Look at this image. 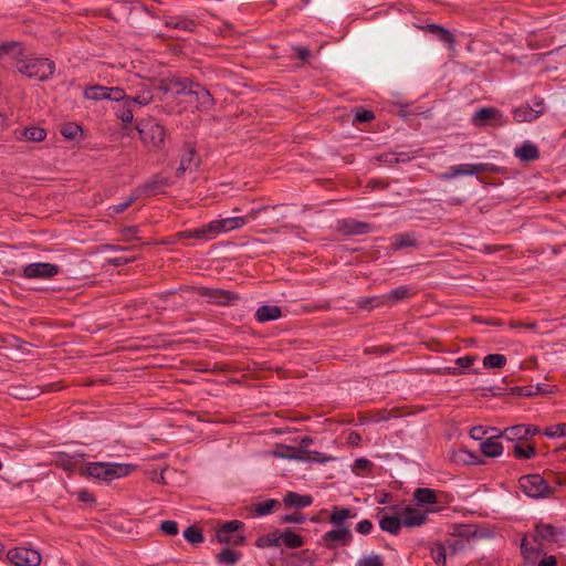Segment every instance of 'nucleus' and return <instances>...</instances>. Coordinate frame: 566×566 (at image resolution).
I'll return each mask as SVG.
<instances>
[{
  "mask_svg": "<svg viewBox=\"0 0 566 566\" xmlns=\"http://www.w3.org/2000/svg\"><path fill=\"white\" fill-rule=\"evenodd\" d=\"M417 240L413 233H399L391 238V248L401 250L403 248L416 247Z\"/></svg>",
  "mask_w": 566,
  "mask_h": 566,
  "instance_id": "obj_33",
  "label": "nucleus"
},
{
  "mask_svg": "<svg viewBox=\"0 0 566 566\" xmlns=\"http://www.w3.org/2000/svg\"><path fill=\"white\" fill-rule=\"evenodd\" d=\"M63 137L74 140L82 132V127L76 123H65L60 129Z\"/></svg>",
  "mask_w": 566,
  "mask_h": 566,
  "instance_id": "obj_44",
  "label": "nucleus"
},
{
  "mask_svg": "<svg viewBox=\"0 0 566 566\" xmlns=\"http://www.w3.org/2000/svg\"><path fill=\"white\" fill-rule=\"evenodd\" d=\"M476 360L475 355H465L455 359V364L461 368H470Z\"/></svg>",
  "mask_w": 566,
  "mask_h": 566,
  "instance_id": "obj_56",
  "label": "nucleus"
},
{
  "mask_svg": "<svg viewBox=\"0 0 566 566\" xmlns=\"http://www.w3.org/2000/svg\"><path fill=\"white\" fill-rule=\"evenodd\" d=\"M280 545V531L261 535L255 541V546L259 548L279 547Z\"/></svg>",
  "mask_w": 566,
  "mask_h": 566,
  "instance_id": "obj_35",
  "label": "nucleus"
},
{
  "mask_svg": "<svg viewBox=\"0 0 566 566\" xmlns=\"http://www.w3.org/2000/svg\"><path fill=\"white\" fill-rule=\"evenodd\" d=\"M241 556L242 554L238 551L223 548L219 554H217L216 558L219 564L234 565L240 560Z\"/></svg>",
  "mask_w": 566,
  "mask_h": 566,
  "instance_id": "obj_36",
  "label": "nucleus"
},
{
  "mask_svg": "<svg viewBox=\"0 0 566 566\" xmlns=\"http://www.w3.org/2000/svg\"><path fill=\"white\" fill-rule=\"evenodd\" d=\"M137 199V196L132 193L127 199H125L123 202L113 205L108 208L109 216H115L124 212L126 209H128Z\"/></svg>",
  "mask_w": 566,
  "mask_h": 566,
  "instance_id": "obj_49",
  "label": "nucleus"
},
{
  "mask_svg": "<svg viewBox=\"0 0 566 566\" xmlns=\"http://www.w3.org/2000/svg\"><path fill=\"white\" fill-rule=\"evenodd\" d=\"M544 434L552 439L566 437V423L551 424L545 428Z\"/></svg>",
  "mask_w": 566,
  "mask_h": 566,
  "instance_id": "obj_48",
  "label": "nucleus"
},
{
  "mask_svg": "<svg viewBox=\"0 0 566 566\" xmlns=\"http://www.w3.org/2000/svg\"><path fill=\"white\" fill-rule=\"evenodd\" d=\"M160 530L169 536H175L178 534V524L171 520L163 521L160 523Z\"/></svg>",
  "mask_w": 566,
  "mask_h": 566,
  "instance_id": "obj_53",
  "label": "nucleus"
},
{
  "mask_svg": "<svg viewBox=\"0 0 566 566\" xmlns=\"http://www.w3.org/2000/svg\"><path fill=\"white\" fill-rule=\"evenodd\" d=\"M153 99L154 96L150 88L147 85L142 84L140 88L136 92V94L129 95L127 101L128 103H133L138 106H146L150 104Z\"/></svg>",
  "mask_w": 566,
  "mask_h": 566,
  "instance_id": "obj_31",
  "label": "nucleus"
},
{
  "mask_svg": "<svg viewBox=\"0 0 566 566\" xmlns=\"http://www.w3.org/2000/svg\"><path fill=\"white\" fill-rule=\"evenodd\" d=\"M452 459L455 462L473 463L475 460V455L469 450L459 449L453 452Z\"/></svg>",
  "mask_w": 566,
  "mask_h": 566,
  "instance_id": "obj_52",
  "label": "nucleus"
},
{
  "mask_svg": "<svg viewBox=\"0 0 566 566\" xmlns=\"http://www.w3.org/2000/svg\"><path fill=\"white\" fill-rule=\"evenodd\" d=\"M106 92H107V99L108 101H113V102H125L126 99H128V94H126L125 90L119 87V86H113V87H108L106 86Z\"/></svg>",
  "mask_w": 566,
  "mask_h": 566,
  "instance_id": "obj_47",
  "label": "nucleus"
},
{
  "mask_svg": "<svg viewBox=\"0 0 566 566\" xmlns=\"http://www.w3.org/2000/svg\"><path fill=\"white\" fill-rule=\"evenodd\" d=\"M438 491L429 488L416 489L412 497L418 505L436 504L438 502Z\"/></svg>",
  "mask_w": 566,
  "mask_h": 566,
  "instance_id": "obj_26",
  "label": "nucleus"
},
{
  "mask_svg": "<svg viewBox=\"0 0 566 566\" xmlns=\"http://www.w3.org/2000/svg\"><path fill=\"white\" fill-rule=\"evenodd\" d=\"M132 107H133V103H128L127 99L125 102L120 103L115 108L116 117L119 118L125 124L132 123L134 119V113H133Z\"/></svg>",
  "mask_w": 566,
  "mask_h": 566,
  "instance_id": "obj_37",
  "label": "nucleus"
},
{
  "mask_svg": "<svg viewBox=\"0 0 566 566\" xmlns=\"http://www.w3.org/2000/svg\"><path fill=\"white\" fill-rule=\"evenodd\" d=\"M432 559L438 566H446L447 563V551L442 544H438L431 551Z\"/></svg>",
  "mask_w": 566,
  "mask_h": 566,
  "instance_id": "obj_51",
  "label": "nucleus"
},
{
  "mask_svg": "<svg viewBox=\"0 0 566 566\" xmlns=\"http://www.w3.org/2000/svg\"><path fill=\"white\" fill-rule=\"evenodd\" d=\"M371 530H373V523L369 520H363V521L358 522L356 525V531L363 535L369 534L371 532Z\"/></svg>",
  "mask_w": 566,
  "mask_h": 566,
  "instance_id": "obj_57",
  "label": "nucleus"
},
{
  "mask_svg": "<svg viewBox=\"0 0 566 566\" xmlns=\"http://www.w3.org/2000/svg\"><path fill=\"white\" fill-rule=\"evenodd\" d=\"M518 485L525 495L533 499L545 497L553 492L546 480L537 473L521 476Z\"/></svg>",
  "mask_w": 566,
  "mask_h": 566,
  "instance_id": "obj_5",
  "label": "nucleus"
},
{
  "mask_svg": "<svg viewBox=\"0 0 566 566\" xmlns=\"http://www.w3.org/2000/svg\"><path fill=\"white\" fill-rule=\"evenodd\" d=\"M506 365V357L502 354H489L483 358V366L486 369L503 368Z\"/></svg>",
  "mask_w": 566,
  "mask_h": 566,
  "instance_id": "obj_42",
  "label": "nucleus"
},
{
  "mask_svg": "<svg viewBox=\"0 0 566 566\" xmlns=\"http://www.w3.org/2000/svg\"><path fill=\"white\" fill-rule=\"evenodd\" d=\"M295 53H296L297 57L301 59L302 61H306L311 55L310 50L304 46L296 48Z\"/></svg>",
  "mask_w": 566,
  "mask_h": 566,
  "instance_id": "obj_64",
  "label": "nucleus"
},
{
  "mask_svg": "<svg viewBox=\"0 0 566 566\" xmlns=\"http://www.w3.org/2000/svg\"><path fill=\"white\" fill-rule=\"evenodd\" d=\"M379 526L384 532L397 535L402 527L401 517L382 513L379 515Z\"/></svg>",
  "mask_w": 566,
  "mask_h": 566,
  "instance_id": "obj_21",
  "label": "nucleus"
},
{
  "mask_svg": "<svg viewBox=\"0 0 566 566\" xmlns=\"http://www.w3.org/2000/svg\"><path fill=\"white\" fill-rule=\"evenodd\" d=\"M542 543H528L526 539L522 541L521 551L526 559H535L541 553Z\"/></svg>",
  "mask_w": 566,
  "mask_h": 566,
  "instance_id": "obj_41",
  "label": "nucleus"
},
{
  "mask_svg": "<svg viewBox=\"0 0 566 566\" xmlns=\"http://www.w3.org/2000/svg\"><path fill=\"white\" fill-rule=\"evenodd\" d=\"M283 501L287 506L303 509L310 506L313 503V497L311 495H301L295 492H289L284 496Z\"/></svg>",
  "mask_w": 566,
  "mask_h": 566,
  "instance_id": "obj_30",
  "label": "nucleus"
},
{
  "mask_svg": "<svg viewBox=\"0 0 566 566\" xmlns=\"http://www.w3.org/2000/svg\"><path fill=\"white\" fill-rule=\"evenodd\" d=\"M304 543V538L292 528H285L280 532V544H283L287 548H300Z\"/></svg>",
  "mask_w": 566,
  "mask_h": 566,
  "instance_id": "obj_27",
  "label": "nucleus"
},
{
  "mask_svg": "<svg viewBox=\"0 0 566 566\" xmlns=\"http://www.w3.org/2000/svg\"><path fill=\"white\" fill-rule=\"evenodd\" d=\"M140 139L151 150L164 148L166 128L154 119L142 120L136 125Z\"/></svg>",
  "mask_w": 566,
  "mask_h": 566,
  "instance_id": "obj_4",
  "label": "nucleus"
},
{
  "mask_svg": "<svg viewBox=\"0 0 566 566\" xmlns=\"http://www.w3.org/2000/svg\"><path fill=\"white\" fill-rule=\"evenodd\" d=\"M374 113L369 109H358L355 113V122L367 123L374 119Z\"/></svg>",
  "mask_w": 566,
  "mask_h": 566,
  "instance_id": "obj_54",
  "label": "nucleus"
},
{
  "mask_svg": "<svg viewBox=\"0 0 566 566\" xmlns=\"http://www.w3.org/2000/svg\"><path fill=\"white\" fill-rule=\"evenodd\" d=\"M337 229L339 232L346 235H359L371 232L373 226L370 223L349 218L338 221Z\"/></svg>",
  "mask_w": 566,
  "mask_h": 566,
  "instance_id": "obj_15",
  "label": "nucleus"
},
{
  "mask_svg": "<svg viewBox=\"0 0 566 566\" xmlns=\"http://www.w3.org/2000/svg\"><path fill=\"white\" fill-rule=\"evenodd\" d=\"M244 526V523L238 520H232L223 523L216 532V536L219 543L231 544L234 546H240L244 543L245 537L242 534H239L240 531Z\"/></svg>",
  "mask_w": 566,
  "mask_h": 566,
  "instance_id": "obj_8",
  "label": "nucleus"
},
{
  "mask_svg": "<svg viewBox=\"0 0 566 566\" xmlns=\"http://www.w3.org/2000/svg\"><path fill=\"white\" fill-rule=\"evenodd\" d=\"M356 566H384V560L380 555L369 554L359 558Z\"/></svg>",
  "mask_w": 566,
  "mask_h": 566,
  "instance_id": "obj_50",
  "label": "nucleus"
},
{
  "mask_svg": "<svg viewBox=\"0 0 566 566\" xmlns=\"http://www.w3.org/2000/svg\"><path fill=\"white\" fill-rule=\"evenodd\" d=\"M7 558L12 566H39L42 559L36 549L23 546L9 549Z\"/></svg>",
  "mask_w": 566,
  "mask_h": 566,
  "instance_id": "obj_9",
  "label": "nucleus"
},
{
  "mask_svg": "<svg viewBox=\"0 0 566 566\" xmlns=\"http://www.w3.org/2000/svg\"><path fill=\"white\" fill-rule=\"evenodd\" d=\"M538 433V428L531 424H515L509 428H505L500 432V436L505 438L509 441L521 442L523 440L528 439L530 437Z\"/></svg>",
  "mask_w": 566,
  "mask_h": 566,
  "instance_id": "obj_13",
  "label": "nucleus"
},
{
  "mask_svg": "<svg viewBox=\"0 0 566 566\" xmlns=\"http://www.w3.org/2000/svg\"><path fill=\"white\" fill-rule=\"evenodd\" d=\"M427 28L431 33L437 35L439 40L442 41L443 43L449 45H452L454 43L453 34L443 27L438 24H428Z\"/></svg>",
  "mask_w": 566,
  "mask_h": 566,
  "instance_id": "obj_40",
  "label": "nucleus"
},
{
  "mask_svg": "<svg viewBox=\"0 0 566 566\" xmlns=\"http://www.w3.org/2000/svg\"><path fill=\"white\" fill-rule=\"evenodd\" d=\"M415 293L412 286L400 285L391 290L388 294L381 295V298H370V301H377V305L391 306L400 301L410 298Z\"/></svg>",
  "mask_w": 566,
  "mask_h": 566,
  "instance_id": "obj_14",
  "label": "nucleus"
},
{
  "mask_svg": "<svg viewBox=\"0 0 566 566\" xmlns=\"http://www.w3.org/2000/svg\"><path fill=\"white\" fill-rule=\"evenodd\" d=\"M164 24L167 28L179 29L184 31H193L196 29V22L182 15L166 17L164 20Z\"/></svg>",
  "mask_w": 566,
  "mask_h": 566,
  "instance_id": "obj_24",
  "label": "nucleus"
},
{
  "mask_svg": "<svg viewBox=\"0 0 566 566\" xmlns=\"http://www.w3.org/2000/svg\"><path fill=\"white\" fill-rule=\"evenodd\" d=\"M153 99L154 96L150 88L147 85L142 84L140 88L136 92V94L129 95L127 101L128 103H133L138 106H146L150 104Z\"/></svg>",
  "mask_w": 566,
  "mask_h": 566,
  "instance_id": "obj_32",
  "label": "nucleus"
},
{
  "mask_svg": "<svg viewBox=\"0 0 566 566\" xmlns=\"http://www.w3.org/2000/svg\"><path fill=\"white\" fill-rule=\"evenodd\" d=\"M509 123V117L502 111L495 107H482L472 116V124L476 127L504 126Z\"/></svg>",
  "mask_w": 566,
  "mask_h": 566,
  "instance_id": "obj_6",
  "label": "nucleus"
},
{
  "mask_svg": "<svg viewBox=\"0 0 566 566\" xmlns=\"http://www.w3.org/2000/svg\"><path fill=\"white\" fill-rule=\"evenodd\" d=\"M514 155L522 161H533L539 158V150L535 144L526 140L514 149Z\"/></svg>",
  "mask_w": 566,
  "mask_h": 566,
  "instance_id": "obj_23",
  "label": "nucleus"
},
{
  "mask_svg": "<svg viewBox=\"0 0 566 566\" xmlns=\"http://www.w3.org/2000/svg\"><path fill=\"white\" fill-rule=\"evenodd\" d=\"M77 497H78V500L81 502H84V503H93V502H95V496L93 495V493H91L87 490H81L77 493Z\"/></svg>",
  "mask_w": 566,
  "mask_h": 566,
  "instance_id": "obj_61",
  "label": "nucleus"
},
{
  "mask_svg": "<svg viewBox=\"0 0 566 566\" xmlns=\"http://www.w3.org/2000/svg\"><path fill=\"white\" fill-rule=\"evenodd\" d=\"M281 522L283 523H303L304 516L301 513H294V514H286L281 517Z\"/></svg>",
  "mask_w": 566,
  "mask_h": 566,
  "instance_id": "obj_59",
  "label": "nucleus"
},
{
  "mask_svg": "<svg viewBox=\"0 0 566 566\" xmlns=\"http://www.w3.org/2000/svg\"><path fill=\"white\" fill-rule=\"evenodd\" d=\"M135 258L134 256H116V258H112L108 260V263L109 264H113L114 266H120V265H124V264H127L132 261H134Z\"/></svg>",
  "mask_w": 566,
  "mask_h": 566,
  "instance_id": "obj_60",
  "label": "nucleus"
},
{
  "mask_svg": "<svg viewBox=\"0 0 566 566\" xmlns=\"http://www.w3.org/2000/svg\"><path fill=\"white\" fill-rule=\"evenodd\" d=\"M135 469L132 464L117 462H87L81 470L82 475L102 482H112L127 476Z\"/></svg>",
  "mask_w": 566,
  "mask_h": 566,
  "instance_id": "obj_3",
  "label": "nucleus"
},
{
  "mask_svg": "<svg viewBox=\"0 0 566 566\" xmlns=\"http://www.w3.org/2000/svg\"><path fill=\"white\" fill-rule=\"evenodd\" d=\"M282 311L276 305H262L255 312V318L261 322L275 321L280 318Z\"/></svg>",
  "mask_w": 566,
  "mask_h": 566,
  "instance_id": "obj_28",
  "label": "nucleus"
},
{
  "mask_svg": "<svg viewBox=\"0 0 566 566\" xmlns=\"http://www.w3.org/2000/svg\"><path fill=\"white\" fill-rule=\"evenodd\" d=\"M542 115V108H533L530 105H522L513 111L514 120L517 123L533 122Z\"/></svg>",
  "mask_w": 566,
  "mask_h": 566,
  "instance_id": "obj_22",
  "label": "nucleus"
},
{
  "mask_svg": "<svg viewBox=\"0 0 566 566\" xmlns=\"http://www.w3.org/2000/svg\"><path fill=\"white\" fill-rule=\"evenodd\" d=\"M556 528L551 524H539L535 527L534 542H554L556 539Z\"/></svg>",
  "mask_w": 566,
  "mask_h": 566,
  "instance_id": "obj_29",
  "label": "nucleus"
},
{
  "mask_svg": "<svg viewBox=\"0 0 566 566\" xmlns=\"http://www.w3.org/2000/svg\"><path fill=\"white\" fill-rule=\"evenodd\" d=\"M427 517H428V515L426 512L418 511L409 505L405 506L402 509V513H401L402 526H406V527L420 526L426 523Z\"/></svg>",
  "mask_w": 566,
  "mask_h": 566,
  "instance_id": "obj_18",
  "label": "nucleus"
},
{
  "mask_svg": "<svg viewBox=\"0 0 566 566\" xmlns=\"http://www.w3.org/2000/svg\"><path fill=\"white\" fill-rule=\"evenodd\" d=\"M355 517L356 513L353 509L334 505L328 515V522L335 527H348L347 521Z\"/></svg>",
  "mask_w": 566,
  "mask_h": 566,
  "instance_id": "obj_16",
  "label": "nucleus"
},
{
  "mask_svg": "<svg viewBox=\"0 0 566 566\" xmlns=\"http://www.w3.org/2000/svg\"><path fill=\"white\" fill-rule=\"evenodd\" d=\"M280 505L279 501L269 499L254 505V513L256 516H264L271 514L275 507Z\"/></svg>",
  "mask_w": 566,
  "mask_h": 566,
  "instance_id": "obj_43",
  "label": "nucleus"
},
{
  "mask_svg": "<svg viewBox=\"0 0 566 566\" xmlns=\"http://www.w3.org/2000/svg\"><path fill=\"white\" fill-rule=\"evenodd\" d=\"M371 462L365 458H359L355 461L354 468L357 470H369Z\"/></svg>",
  "mask_w": 566,
  "mask_h": 566,
  "instance_id": "obj_63",
  "label": "nucleus"
},
{
  "mask_svg": "<svg viewBox=\"0 0 566 566\" xmlns=\"http://www.w3.org/2000/svg\"><path fill=\"white\" fill-rule=\"evenodd\" d=\"M513 453L516 459L528 460L536 455V448L533 444L517 442L514 446Z\"/></svg>",
  "mask_w": 566,
  "mask_h": 566,
  "instance_id": "obj_38",
  "label": "nucleus"
},
{
  "mask_svg": "<svg viewBox=\"0 0 566 566\" xmlns=\"http://www.w3.org/2000/svg\"><path fill=\"white\" fill-rule=\"evenodd\" d=\"M260 210L252 209L247 216L243 217H230L220 220L211 221L212 230L214 233V238L224 232H229L232 230L241 229L251 220H254Z\"/></svg>",
  "mask_w": 566,
  "mask_h": 566,
  "instance_id": "obj_10",
  "label": "nucleus"
},
{
  "mask_svg": "<svg viewBox=\"0 0 566 566\" xmlns=\"http://www.w3.org/2000/svg\"><path fill=\"white\" fill-rule=\"evenodd\" d=\"M195 155L196 150L193 147L187 148L180 158L179 167L177 168V174L182 175L186 170L190 169L195 164Z\"/></svg>",
  "mask_w": 566,
  "mask_h": 566,
  "instance_id": "obj_39",
  "label": "nucleus"
},
{
  "mask_svg": "<svg viewBox=\"0 0 566 566\" xmlns=\"http://www.w3.org/2000/svg\"><path fill=\"white\" fill-rule=\"evenodd\" d=\"M161 88L172 95H189L197 102L198 109H210L214 105L211 93L201 84L187 77H172L164 82Z\"/></svg>",
  "mask_w": 566,
  "mask_h": 566,
  "instance_id": "obj_2",
  "label": "nucleus"
},
{
  "mask_svg": "<svg viewBox=\"0 0 566 566\" xmlns=\"http://www.w3.org/2000/svg\"><path fill=\"white\" fill-rule=\"evenodd\" d=\"M23 135L29 142H42L46 137V132L42 127H29L24 129Z\"/></svg>",
  "mask_w": 566,
  "mask_h": 566,
  "instance_id": "obj_46",
  "label": "nucleus"
},
{
  "mask_svg": "<svg viewBox=\"0 0 566 566\" xmlns=\"http://www.w3.org/2000/svg\"><path fill=\"white\" fill-rule=\"evenodd\" d=\"M313 452L306 449H301L296 447L283 446L282 451H276L274 454L276 457L283 459H294V460H310V454Z\"/></svg>",
  "mask_w": 566,
  "mask_h": 566,
  "instance_id": "obj_25",
  "label": "nucleus"
},
{
  "mask_svg": "<svg viewBox=\"0 0 566 566\" xmlns=\"http://www.w3.org/2000/svg\"><path fill=\"white\" fill-rule=\"evenodd\" d=\"M370 298H381V295L380 296H366V297H360L357 302L358 306L360 308H374V307H379L380 305H377V301H370Z\"/></svg>",
  "mask_w": 566,
  "mask_h": 566,
  "instance_id": "obj_55",
  "label": "nucleus"
},
{
  "mask_svg": "<svg viewBox=\"0 0 566 566\" xmlns=\"http://www.w3.org/2000/svg\"><path fill=\"white\" fill-rule=\"evenodd\" d=\"M83 96L91 101L107 99L106 86L98 84L86 86L83 91Z\"/></svg>",
  "mask_w": 566,
  "mask_h": 566,
  "instance_id": "obj_34",
  "label": "nucleus"
},
{
  "mask_svg": "<svg viewBox=\"0 0 566 566\" xmlns=\"http://www.w3.org/2000/svg\"><path fill=\"white\" fill-rule=\"evenodd\" d=\"M322 542L329 549L348 546L353 542V534L349 527H334L322 536Z\"/></svg>",
  "mask_w": 566,
  "mask_h": 566,
  "instance_id": "obj_11",
  "label": "nucleus"
},
{
  "mask_svg": "<svg viewBox=\"0 0 566 566\" xmlns=\"http://www.w3.org/2000/svg\"><path fill=\"white\" fill-rule=\"evenodd\" d=\"M185 539L190 544H200L203 542V535L197 526H189L184 532Z\"/></svg>",
  "mask_w": 566,
  "mask_h": 566,
  "instance_id": "obj_45",
  "label": "nucleus"
},
{
  "mask_svg": "<svg viewBox=\"0 0 566 566\" xmlns=\"http://www.w3.org/2000/svg\"><path fill=\"white\" fill-rule=\"evenodd\" d=\"M499 434L491 436L483 440L480 444V450L485 457L495 458L500 457L503 452V446L499 441Z\"/></svg>",
  "mask_w": 566,
  "mask_h": 566,
  "instance_id": "obj_20",
  "label": "nucleus"
},
{
  "mask_svg": "<svg viewBox=\"0 0 566 566\" xmlns=\"http://www.w3.org/2000/svg\"><path fill=\"white\" fill-rule=\"evenodd\" d=\"M537 566H557V559L553 555H545Z\"/></svg>",
  "mask_w": 566,
  "mask_h": 566,
  "instance_id": "obj_62",
  "label": "nucleus"
},
{
  "mask_svg": "<svg viewBox=\"0 0 566 566\" xmlns=\"http://www.w3.org/2000/svg\"><path fill=\"white\" fill-rule=\"evenodd\" d=\"M179 240L193 239L200 241H209L214 239L211 222L197 229H188L177 233Z\"/></svg>",
  "mask_w": 566,
  "mask_h": 566,
  "instance_id": "obj_17",
  "label": "nucleus"
},
{
  "mask_svg": "<svg viewBox=\"0 0 566 566\" xmlns=\"http://www.w3.org/2000/svg\"><path fill=\"white\" fill-rule=\"evenodd\" d=\"M14 62L17 70L29 78L48 81L55 72L54 61L48 57L29 56L18 42L0 43V60Z\"/></svg>",
  "mask_w": 566,
  "mask_h": 566,
  "instance_id": "obj_1",
  "label": "nucleus"
},
{
  "mask_svg": "<svg viewBox=\"0 0 566 566\" xmlns=\"http://www.w3.org/2000/svg\"><path fill=\"white\" fill-rule=\"evenodd\" d=\"M202 295L208 297L212 303L218 305H226L239 298L238 295L229 291L217 289H203Z\"/></svg>",
  "mask_w": 566,
  "mask_h": 566,
  "instance_id": "obj_19",
  "label": "nucleus"
},
{
  "mask_svg": "<svg viewBox=\"0 0 566 566\" xmlns=\"http://www.w3.org/2000/svg\"><path fill=\"white\" fill-rule=\"evenodd\" d=\"M59 273V266L52 263H31L23 269V275L28 279H51Z\"/></svg>",
  "mask_w": 566,
  "mask_h": 566,
  "instance_id": "obj_12",
  "label": "nucleus"
},
{
  "mask_svg": "<svg viewBox=\"0 0 566 566\" xmlns=\"http://www.w3.org/2000/svg\"><path fill=\"white\" fill-rule=\"evenodd\" d=\"M489 429L482 426L472 427L470 430V437L474 440H481L486 433Z\"/></svg>",
  "mask_w": 566,
  "mask_h": 566,
  "instance_id": "obj_58",
  "label": "nucleus"
},
{
  "mask_svg": "<svg viewBox=\"0 0 566 566\" xmlns=\"http://www.w3.org/2000/svg\"><path fill=\"white\" fill-rule=\"evenodd\" d=\"M495 170V166L490 163L461 164L451 166L448 171L440 174L439 178L442 180H450L459 176H472Z\"/></svg>",
  "mask_w": 566,
  "mask_h": 566,
  "instance_id": "obj_7",
  "label": "nucleus"
}]
</instances>
